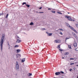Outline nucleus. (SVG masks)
Masks as SVG:
<instances>
[{"mask_svg": "<svg viewBox=\"0 0 78 78\" xmlns=\"http://www.w3.org/2000/svg\"><path fill=\"white\" fill-rule=\"evenodd\" d=\"M64 58H65L64 57H62V59H64Z\"/></svg>", "mask_w": 78, "mask_h": 78, "instance_id": "de8ad7c7", "label": "nucleus"}, {"mask_svg": "<svg viewBox=\"0 0 78 78\" xmlns=\"http://www.w3.org/2000/svg\"><path fill=\"white\" fill-rule=\"evenodd\" d=\"M4 13H3V12H2V13H0V16H2L4 14Z\"/></svg>", "mask_w": 78, "mask_h": 78, "instance_id": "b1692460", "label": "nucleus"}, {"mask_svg": "<svg viewBox=\"0 0 78 78\" xmlns=\"http://www.w3.org/2000/svg\"><path fill=\"white\" fill-rule=\"evenodd\" d=\"M61 78H64L63 77H61Z\"/></svg>", "mask_w": 78, "mask_h": 78, "instance_id": "603ef678", "label": "nucleus"}, {"mask_svg": "<svg viewBox=\"0 0 78 78\" xmlns=\"http://www.w3.org/2000/svg\"><path fill=\"white\" fill-rule=\"evenodd\" d=\"M20 42H21V41L20 40H19V39H17L16 42H17L18 43H20Z\"/></svg>", "mask_w": 78, "mask_h": 78, "instance_id": "6e6552de", "label": "nucleus"}, {"mask_svg": "<svg viewBox=\"0 0 78 78\" xmlns=\"http://www.w3.org/2000/svg\"><path fill=\"white\" fill-rule=\"evenodd\" d=\"M39 13H44V12H39Z\"/></svg>", "mask_w": 78, "mask_h": 78, "instance_id": "a19ab883", "label": "nucleus"}, {"mask_svg": "<svg viewBox=\"0 0 78 78\" xmlns=\"http://www.w3.org/2000/svg\"><path fill=\"white\" fill-rule=\"evenodd\" d=\"M68 17H69V16H65V17H66V18H68Z\"/></svg>", "mask_w": 78, "mask_h": 78, "instance_id": "58836bf2", "label": "nucleus"}, {"mask_svg": "<svg viewBox=\"0 0 78 78\" xmlns=\"http://www.w3.org/2000/svg\"><path fill=\"white\" fill-rule=\"evenodd\" d=\"M19 57H21V55H20L19 54H17L16 55V58H17Z\"/></svg>", "mask_w": 78, "mask_h": 78, "instance_id": "39448f33", "label": "nucleus"}, {"mask_svg": "<svg viewBox=\"0 0 78 78\" xmlns=\"http://www.w3.org/2000/svg\"><path fill=\"white\" fill-rule=\"evenodd\" d=\"M76 27H77V28H78V24H76Z\"/></svg>", "mask_w": 78, "mask_h": 78, "instance_id": "4c0bfd02", "label": "nucleus"}, {"mask_svg": "<svg viewBox=\"0 0 78 78\" xmlns=\"http://www.w3.org/2000/svg\"><path fill=\"white\" fill-rule=\"evenodd\" d=\"M26 6L27 8H29L30 6V5L28 4H26Z\"/></svg>", "mask_w": 78, "mask_h": 78, "instance_id": "aec40b11", "label": "nucleus"}, {"mask_svg": "<svg viewBox=\"0 0 78 78\" xmlns=\"http://www.w3.org/2000/svg\"><path fill=\"white\" fill-rule=\"evenodd\" d=\"M68 19L69 21H72V18H71V17L69 16L68 17Z\"/></svg>", "mask_w": 78, "mask_h": 78, "instance_id": "7ed1b4c3", "label": "nucleus"}, {"mask_svg": "<svg viewBox=\"0 0 78 78\" xmlns=\"http://www.w3.org/2000/svg\"><path fill=\"white\" fill-rule=\"evenodd\" d=\"M41 30H45V28H42L41 29Z\"/></svg>", "mask_w": 78, "mask_h": 78, "instance_id": "f704fd0d", "label": "nucleus"}, {"mask_svg": "<svg viewBox=\"0 0 78 78\" xmlns=\"http://www.w3.org/2000/svg\"><path fill=\"white\" fill-rule=\"evenodd\" d=\"M53 78H56V77H54Z\"/></svg>", "mask_w": 78, "mask_h": 78, "instance_id": "864d4df0", "label": "nucleus"}, {"mask_svg": "<svg viewBox=\"0 0 78 78\" xmlns=\"http://www.w3.org/2000/svg\"><path fill=\"white\" fill-rule=\"evenodd\" d=\"M67 39H69V38H67Z\"/></svg>", "mask_w": 78, "mask_h": 78, "instance_id": "3c124183", "label": "nucleus"}, {"mask_svg": "<svg viewBox=\"0 0 78 78\" xmlns=\"http://www.w3.org/2000/svg\"><path fill=\"white\" fill-rule=\"evenodd\" d=\"M74 31V32L75 33H76L77 34V33H78V32H77L76 31V30H75V29H74V30H73Z\"/></svg>", "mask_w": 78, "mask_h": 78, "instance_id": "a878e982", "label": "nucleus"}, {"mask_svg": "<svg viewBox=\"0 0 78 78\" xmlns=\"http://www.w3.org/2000/svg\"><path fill=\"white\" fill-rule=\"evenodd\" d=\"M72 70V69H69V71H70V72H71Z\"/></svg>", "mask_w": 78, "mask_h": 78, "instance_id": "79ce46f5", "label": "nucleus"}, {"mask_svg": "<svg viewBox=\"0 0 78 78\" xmlns=\"http://www.w3.org/2000/svg\"><path fill=\"white\" fill-rule=\"evenodd\" d=\"M68 47L70 48V49H72V47H71V45H68Z\"/></svg>", "mask_w": 78, "mask_h": 78, "instance_id": "6ab92c4d", "label": "nucleus"}, {"mask_svg": "<svg viewBox=\"0 0 78 78\" xmlns=\"http://www.w3.org/2000/svg\"><path fill=\"white\" fill-rule=\"evenodd\" d=\"M60 73H62V74H64V72H63V71H61L60 72Z\"/></svg>", "mask_w": 78, "mask_h": 78, "instance_id": "473e14b6", "label": "nucleus"}, {"mask_svg": "<svg viewBox=\"0 0 78 78\" xmlns=\"http://www.w3.org/2000/svg\"><path fill=\"white\" fill-rule=\"evenodd\" d=\"M25 61V58H23L22 60V62H24Z\"/></svg>", "mask_w": 78, "mask_h": 78, "instance_id": "1a4fd4ad", "label": "nucleus"}, {"mask_svg": "<svg viewBox=\"0 0 78 78\" xmlns=\"http://www.w3.org/2000/svg\"><path fill=\"white\" fill-rule=\"evenodd\" d=\"M46 33H47V34H48V32H46Z\"/></svg>", "mask_w": 78, "mask_h": 78, "instance_id": "a18cd8bd", "label": "nucleus"}, {"mask_svg": "<svg viewBox=\"0 0 78 78\" xmlns=\"http://www.w3.org/2000/svg\"><path fill=\"white\" fill-rule=\"evenodd\" d=\"M73 64H74V63H70V65L72 66V65H73Z\"/></svg>", "mask_w": 78, "mask_h": 78, "instance_id": "e433bc0d", "label": "nucleus"}, {"mask_svg": "<svg viewBox=\"0 0 78 78\" xmlns=\"http://www.w3.org/2000/svg\"><path fill=\"white\" fill-rule=\"evenodd\" d=\"M59 51H64L63 50H62V49H59Z\"/></svg>", "mask_w": 78, "mask_h": 78, "instance_id": "bb28decb", "label": "nucleus"}, {"mask_svg": "<svg viewBox=\"0 0 78 78\" xmlns=\"http://www.w3.org/2000/svg\"><path fill=\"white\" fill-rule=\"evenodd\" d=\"M56 42V43H58L59 42H58V41L57 40H55V42Z\"/></svg>", "mask_w": 78, "mask_h": 78, "instance_id": "c85d7f7f", "label": "nucleus"}, {"mask_svg": "<svg viewBox=\"0 0 78 78\" xmlns=\"http://www.w3.org/2000/svg\"><path fill=\"white\" fill-rule=\"evenodd\" d=\"M57 13L58 14H61V15L62 14V13H61V12H57Z\"/></svg>", "mask_w": 78, "mask_h": 78, "instance_id": "a211bd4d", "label": "nucleus"}, {"mask_svg": "<svg viewBox=\"0 0 78 78\" xmlns=\"http://www.w3.org/2000/svg\"><path fill=\"white\" fill-rule=\"evenodd\" d=\"M73 46L74 47H77V43H75L73 44Z\"/></svg>", "mask_w": 78, "mask_h": 78, "instance_id": "0eeeda50", "label": "nucleus"}, {"mask_svg": "<svg viewBox=\"0 0 78 78\" xmlns=\"http://www.w3.org/2000/svg\"><path fill=\"white\" fill-rule=\"evenodd\" d=\"M59 30H61L62 31H64V30L62 29H59Z\"/></svg>", "mask_w": 78, "mask_h": 78, "instance_id": "c756f323", "label": "nucleus"}, {"mask_svg": "<svg viewBox=\"0 0 78 78\" xmlns=\"http://www.w3.org/2000/svg\"><path fill=\"white\" fill-rule=\"evenodd\" d=\"M21 50L20 49H17L16 50V53H19L20 51Z\"/></svg>", "mask_w": 78, "mask_h": 78, "instance_id": "9d476101", "label": "nucleus"}, {"mask_svg": "<svg viewBox=\"0 0 78 78\" xmlns=\"http://www.w3.org/2000/svg\"><path fill=\"white\" fill-rule=\"evenodd\" d=\"M23 5H27V3L26 2H24L22 4Z\"/></svg>", "mask_w": 78, "mask_h": 78, "instance_id": "412c9836", "label": "nucleus"}, {"mask_svg": "<svg viewBox=\"0 0 78 78\" xmlns=\"http://www.w3.org/2000/svg\"><path fill=\"white\" fill-rule=\"evenodd\" d=\"M57 48L58 49L60 48V45H58Z\"/></svg>", "mask_w": 78, "mask_h": 78, "instance_id": "cd10ccee", "label": "nucleus"}, {"mask_svg": "<svg viewBox=\"0 0 78 78\" xmlns=\"http://www.w3.org/2000/svg\"><path fill=\"white\" fill-rule=\"evenodd\" d=\"M48 10H51V8H48Z\"/></svg>", "mask_w": 78, "mask_h": 78, "instance_id": "37998d69", "label": "nucleus"}, {"mask_svg": "<svg viewBox=\"0 0 78 78\" xmlns=\"http://www.w3.org/2000/svg\"><path fill=\"white\" fill-rule=\"evenodd\" d=\"M7 44H8V45H9V49L10 48V45H9V41H8L7 42Z\"/></svg>", "mask_w": 78, "mask_h": 78, "instance_id": "9b49d317", "label": "nucleus"}, {"mask_svg": "<svg viewBox=\"0 0 78 78\" xmlns=\"http://www.w3.org/2000/svg\"><path fill=\"white\" fill-rule=\"evenodd\" d=\"M30 25H34V23H33V22H32L30 23Z\"/></svg>", "mask_w": 78, "mask_h": 78, "instance_id": "f3484780", "label": "nucleus"}, {"mask_svg": "<svg viewBox=\"0 0 78 78\" xmlns=\"http://www.w3.org/2000/svg\"><path fill=\"white\" fill-rule=\"evenodd\" d=\"M5 35L4 34H3L2 35V37L1 38V39L0 41V45H1V51H2V48H3V43L4 42V41H5Z\"/></svg>", "mask_w": 78, "mask_h": 78, "instance_id": "f257e3e1", "label": "nucleus"}, {"mask_svg": "<svg viewBox=\"0 0 78 78\" xmlns=\"http://www.w3.org/2000/svg\"><path fill=\"white\" fill-rule=\"evenodd\" d=\"M65 23L66 26H67V27H69V26H70V25H69V24L67 23Z\"/></svg>", "mask_w": 78, "mask_h": 78, "instance_id": "f8f14e48", "label": "nucleus"}, {"mask_svg": "<svg viewBox=\"0 0 78 78\" xmlns=\"http://www.w3.org/2000/svg\"><path fill=\"white\" fill-rule=\"evenodd\" d=\"M75 69H76L75 68H73V70H75Z\"/></svg>", "mask_w": 78, "mask_h": 78, "instance_id": "c03bdc74", "label": "nucleus"}, {"mask_svg": "<svg viewBox=\"0 0 78 78\" xmlns=\"http://www.w3.org/2000/svg\"><path fill=\"white\" fill-rule=\"evenodd\" d=\"M75 51H78V48H77L75 49Z\"/></svg>", "mask_w": 78, "mask_h": 78, "instance_id": "7c9ffc66", "label": "nucleus"}, {"mask_svg": "<svg viewBox=\"0 0 78 78\" xmlns=\"http://www.w3.org/2000/svg\"><path fill=\"white\" fill-rule=\"evenodd\" d=\"M73 21H75V20H73Z\"/></svg>", "mask_w": 78, "mask_h": 78, "instance_id": "8fccbe9b", "label": "nucleus"}, {"mask_svg": "<svg viewBox=\"0 0 78 78\" xmlns=\"http://www.w3.org/2000/svg\"><path fill=\"white\" fill-rule=\"evenodd\" d=\"M16 70L18 71L19 70V63H18L17 61L16 62Z\"/></svg>", "mask_w": 78, "mask_h": 78, "instance_id": "f03ea898", "label": "nucleus"}, {"mask_svg": "<svg viewBox=\"0 0 78 78\" xmlns=\"http://www.w3.org/2000/svg\"><path fill=\"white\" fill-rule=\"evenodd\" d=\"M69 28H70V29H71V30H73V31L74 30H75L73 28V27L69 26Z\"/></svg>", "mask_w": 78, "mask_h": 78, "instance_id": "20e7f679", "label": "nucleus"}, {"mask_svg": "<svg viewBox=\"0 0 78 78\" xmlns=\"http://www.w3.org/2000/svg\"><path fill=\"white\" fill-rule=\"evenodd\" d=\"M9 16V14L7 13L5 16V19H7V18H8V17Z\"/></svg>", "mask_w": 78, "mask_h": 78, "instance_id": "2eb2a0df", "label": "nucleus"}, {"mask_svg": "<svg viewBox=\"0 0 78 78\" xmlns=\"http://www.w3.org/2000/svg\"><path fill=\"white\" fill-rule=\"evenodd\" d=\"M19 47V45H16L15 46H14L15 48H17L18 47Z\"/></svg>", "mask_w": 78, "mask_h": 78, "instance_id": "dca6fc26", "label": "nucleus"}, {"mask_svg": "<svg viewBox=\"0 0 78 78\" xmlns=\"http://www.w3.org/2000/svg\"><path fill=\"white\" fill-rule=\"evenodd\" d=\"M16 39H20V37L18 36H16Z\"/></svg>", "mask_w": 78, "mask_h": 78, "instance_id": "393cba45", "label": "nucleus"}, {"mask_svg": "<svg viewBox=\"0 0 78 78\" xmlns=\"http://www.w3.org/2000/svg\"><path fill=\"white\" fill-rule=\"evenodd\" d=\"M52 34H53L49 33L48 34V36H51Z\"/></svg>", "mask_w": 78, "mask_h": 78, "instance_id": "4468645a", "label": "nucleus"}, {"mask_svg": "<svg viewBox=\"0 0 78 78\" xmlns=\"http://www.w3.org/2000/svg\"><path fill=\"white\" fill-rule=\"evenodd\" d=\"M67 13H68V14H70V12H67Z\"/></svg>", "mask_w": 78, "mask_h": 78, "instance_id": "49530a36", "label": "nucleus"}, {"mask_svg": "<svg viewBox=\"0 0 78 78\" xmlns=\"http://www.w3.org/2000/svg\"><path fill=\"white\" fill-rule=\"evenodd\" d=\"M51 11L52 12V13H55V12H56L55 11L53 10H51Z\"/></svg>", "mask_w": 78, "mask_h": 78, "instance_id": "5701e85b", "label": "nucleus"}, {"mask_svg": "<svg viewBox=\"0 0 78 78\" xmlns=\"http://www.w3.org/2000/svg\"><path fill=\"white\" fill-rule=\"evenodd\" d=\"M36 12H37V13L38 12L37 11Z\"/></svg>", "mask_w": 78, "mask_h": 78, "instance_id": "09e8293b", "label": "nucleus"}, {"mask_svg": "<svg viewBox=\"0 0 78 78\" xmlns=\"http://www.w3.org/2000/svg\"><path fill=\"white\" fill-rule=\"evenodd\" d=\"M73 36H75V37H76V36H77L76 35L75 33H73Z\"/></svg>", "mask_w": 78, "mask_h": 78, "instance_id": "4be33fe9", "label": "nucleus"}, {"mask_svg": "<svg viewBox=\"0 0 78 78\" xmlns=\"http://www.w3.org/2000/svg\"><path fill=\"white\" fill-rule=\"evenodd\" d=\"M70 60H73V59H74V58H70Z\"/></svg>", "mask_w": 78, "mask_h": 78, "instance_id": "c9c22d12", "label": "nucleus"}, {"mask_svg": "<svg viewBox=\"0 0 78 78\" xmlns=\"http://www.w3.org/2000/svg\"><path fill=\"white\" fill-rule=\"evenodd\" d=\"M69 53L68 52H65L64 53V55H69Z\"/></svg>", "mask_w": 78, "mask_h": 78, "instance_id": "ddd939ff", "label": "nucleus"}, {"mask_svg": "<svg viewBox=\"0 0 78 78\" xmlns=\"http://www.w3.org/2000/svg\"><path fill=\"white\" fill-rule=\"evenodd\" d=\"M42 7H40L39 8V9H42Z\"/></svg>", "mask_w": 78, "mask_h": 78, "instance_id": "ea45409f", "label": "nucleus"}, {"mask_svg": "<svg viewBox=\"0 0 78 78\" xmlns=\"http://www.w3.org/2000/svg\"><path fill=\"white\" fill-rule=\"evenodd\" d=\"M59 33L60 34H61V35H62L63 34L61 32H60Z\"/></svg>", "mask_w": 78, "mask_h": 78, "instance_id": "2f4dec72", "label": "nucleus"}, {"mask_svg": "<svg viewBox=\"0 0 78 78\" xmlns=\"http://www.w3.org/2000/svg\"><path fill=\"white\" fill-rule=\"evenodd\" d=\"M61 53H62V52H61Z\"/></svg>", "mask_w": 78, "mask_h": 78, "instance_id": "5fc2aeb1", "label": "nucleus"}, {"mask_svg": "<svg viewBox=\"0 0 78 78\" xmlns=\"http://www.w3.org/2000/svg\"><path fill=\"white\" fill-rule=\"evenodd\" d=\"M54 10H55V9H53Z\"/></svg>", "mask_w": 78, "mask_h": 78, "instance_id": "6e6d98bb", "label": "nucleus"}, {"mask_svg": "<svg viewBox=\"0 0 78 78\" xmlns=\"http://www.w3.org/2000/svg\"><path fill=\"white\" fill-rule=\"evenodd\" d=\"M61 73V72H57L55 73V75H59Z\"/></svg>", "mask_w": 78, "mask_h": 78, "instance_id": "423d86ee", "label": "nucleus"}, {"mask_svg": "<svg viewBox=\"0 0 78 78\" xmlns=\"http://www.w3.org/2000/svg\"><path fill=\"white\" fill-rule=\"evenodd\" d=\"M29 76H31L32 75V73H29Z\"/></svg>", "mask_w": 78, "mask_h": 78, "instance_id": "72a5a7b5", "label": "nucleus"}]
</instances>
